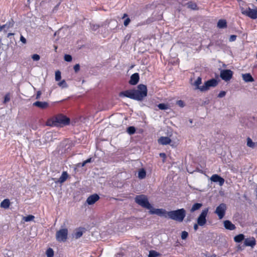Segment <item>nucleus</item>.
Returning a JSON list of instances; mask_svg holds the SVG:
<instances>
[{
  "mask_svg": "<svg viewBox=\"0 0 257 257\" xmlns=\"http://www.w3.org/2000/svg\"><path fill=\"white\" fill-rule=\"evenodd\" d=\"M14 35V33H8V35H7V37H10V36H13Z\"/></svg>",
  "mask_w": 257,
  "mask_h": 257,
  "instance_id": "obj_51",
  "label": "nucleus"
},
{
  "mask_svg": "<svg viewBox=\"0 0 257 257\" xmlns=\"http://www.w3.org/2000/svg\"><path fill=\"white\" fill-rule=\"evenodd\" d=\"M160 156L161 157H165V156H166V155H165V153H161V154H160Z\"/></svg>",
  "mask_w": 257,
  "mask_h": 257,
  "instance_id": "obj_52",
  "label": "nucleus"
},
{
  "mask_svg": "<svg viewBox=\"0 0 257 257\" xmlns=\"http://www.w3.org/2000/svg\"><path fill=\"white\" fill-rule=\"evenodd\" d=\"M135 201L138 205L144 208L149 209L150 211L154 209L150 203L147 196L145 195H137L135 198Z\"/></svg>",
  "mask_w": 257,
  "mask_h": 257,
  "instance_id": "obj_4",
  "label": "nucleus"
},
{
  "mask_svg": "<svg viewBox=\"0 0 257 257\" xmlns=\"http://www.w3.org/2000/svg\"><path fill=\"white\" fill-rule=\"evenodd\" d=\"M127 16V15L126 14H124L122 17V19H124L125 18V17H126Z\"/></svg>",
  "mask_w": 257,
  "mask_h": 257,
  "instance_id": "obj_53",
  "label": "nucleus"
},
{
  "mask_svg": "<svg viewBox=\"0 0 257 257\" xmlns=\"http://www.w3.org/2000/svg\"><path fill=\"white\" fill-rule=\"evenodd\" d=\"M208 212V209L205 208L203 210L201 214L198 216L197 221V223L199 226H202L204 225L206 223V216Z\"/></svg>",
  "mask_w": 257,
  "mask_h": 257,
  "instance_id": "obj_7",
  "label": "nucleus"
},
{
  "mask_svg": "<svg viewBox=\"0 0 257 257\" xmlns=\"http://www.w3.org/2000/svg\"><path fill=\"white\" fill-rule=\"evenodd\" d=\"M61 73L59 71H57L55 73V80L59 81L61 79Z\"/></svg>",
  "mask_w": 257,
  "mask_h": 257,
  "instance_id": "obj_39",
  "label": "nucleus"
},
{
  "mask_svg": "<svg viewBox=\"0 0 257 257\" xmlns=\"http://www.w3.org/2000/svg\"><path fill=\"white\" fill-rule=\"evenodd\" d=\"M192 121H193V120H192V119H189V121H190V123H192Z\"/></svg>",
  "mask_w": 257,
  "mask_h": 257,
  "instance_id": "obj_57",
  "label": "nucleus"
},
{
  "mask_svg": "<svg viewBox=\"0 0 257 257\" xmlns=\"http://www.w3.org/2000/svg\"><path fill=\"white\" fill-rule=\"evenodd\" d=\"M158 107L161 110H165L168 108V105L165 103H160L158 104Z\"/></svg>",
  "mask_w": 257,
  "mask_h": 257,
  "instance_id": "obj_35",
  "label": "nucleus"
},
{
  "mask_svg": "<svg viewBox=\"0 0 257 257\" xmlns=\"http://www.w3.org/2000/svg\"><path fill=\"white\" fill-rule=\"evenodd\" d=\"M226 95V92L224 91H221L218 95V97L219 98L223 97Z\"/></svg>",
  "mask_w": 257,
  "mask_h": 257,
  "instance_id": "obj_44",
  "label": "nucleus"
},
{
  "mask_svg": "<svg viewBox=\"0 0 257 257\" xmlns=\"http://www.w3.org/2000/svg\"><path fill=\"white\" fill-rule=\"evenodd\" d=\"M246 145L248 147H250L251 148H254L255 147V143L254 142H253L252 140L250 138H249V137H248L247 138Z\"/></svg>",
  "mask_w": 257,
  "mask_h": 257,
  "instance_id": "obj_30",
  "label": "nucleus"
},
{
  "mask_svg": "<svg viewBox=\"0 0 257 257\" xmlns=\"http://www.w3.org/2000/svg\"><path fill=\"white\" fill-rule=\"evenodd\" d=\"M171 142V140L167 137H161L158 140V143L163 145H167Z\"/></svg>",
  "mask_w": 257,
  "mask_h": 257,
  "instance_id": "obj_17",
  "label": "nucleus"
},
{
  "mask_svg": "<svg viewBox=\"0 0 257 257\" xmlns=\"http://www.w3.org/2000/svg\"><path fill=\"white\" fill-rule=\"evenodd\" d=\"M202 206V203H196L194 204L190 209L191 212H193L198 209H199Z\"/></svg>",
  "mask_w": 257,
  "mask_h": 257,
  "instance_id": "obj_24",
  "label": "nucleus"
},
{
  "mask_svg": "<svg viewBox=\"0 0 257 257\" xmlns=\"http://www.w3.org/2000/svg\"><path fill=\"white\" fill-rule=\"evenodd\" d=\"M99 27V26L98 25H91V28L93 31H96Z\"/></svg>",
  "mask_w": 257,
  "mask_h": 257,
  "instance_id": "obj_45",
  "label": "nucleus"
},
{
  "mask_svg": "<svg viewBox=\"0 0 257 257\" xmlns=\"http://www.w3.org/2000/svg\"><path fill=\"white\" fill-rule=\"evenodd\" d=\"M14 22L13 20H11V21L7 22L6 24L2 26V27L3 29L7 28V29L12 28L14 26Z\"/></svg>",
  "mask_w": 257,
  "mask_h": 257,
  "instance_id": "obj_27",
  "label": "nucleus"
},
{
  "mask_svg": "<svg viewBox=\"0 0 257 257\" xmlns=\"http://www.w3.org/2000/svg\"><path fill=\"white\" fill-rule=\"evenodd\" d=\"M91 162H92V158H90L87 159L86 160H85V161H84L82 164H78L77 166L78 167H79V166L83 167L87 163H90Z\"/></svg>",
  "mask_w": 257,
  "mask_h": 257,
  "instance_id": "obj_36",
  "label": "nucleus"
},
{
  "mask_svg": "<svg viewBox=\"0 0 257 257\" xmlns=\"http://www.w3.org/2000/svg\"><path fill=\"white\" fill-rule=\"evenodd\" d=\"M188 8L192 9V10H196L197 9V6L195 3H187Z\"/></svg>",
  "mask_w": 257,
  "mask_h": 257,
  "instance_id": "obj_34",
  "label": "nucleus"
},
{
  "mask_svg": "<svg viewBox=\"0 0 257 257\" xmlns=\"http://www.w3.org/2000/svg\"><path fill=\"white\" fill-rule=\"evenodd\" d=\"M46 255L47 257H53L54 251L51 248H49L46 251Z\"/></svg>",
  "mask_w": 257,
  "mask_h": 257,
  "instance_id": "obj_33",
  "label": "nucleus"
},
{
  "mask_svg": "<svg viewBox=\"0 0 257 257\" xmlns=\"http://www.w3.org/2000/svg\"><path fill=\"white\" fill-rule=\"evenodd\" d=\"M211 180L214 182H218L220 186H222L224 182V180L217 174L213 175L211 177Z\"/></svg>",
  "mask_w": 257,
  "mask_h": 257,
  "instance_id": "obj_15",
  "label": "nucleus"
},
{
  "mask_svg": "<svg viewBox=\"0 0 257 257\" xmlns=\"http://www.w3.org/2000/svg\"><path fill=\"white\" fill-rule=\"evenodd\" d=\"M161 255V253L159 252L154 250H151L149 251L148 257H159Z\"/></svg>",
  "mask_w": 257,
  "mask_h": 257,
  "instance_id": "obj_28",
  "label": "nucleus"
},
{
  "mask_svg": "<svg viewBox=\"0 0 257 257\" xmlns=\"http://www.w3.org/2000/svg\"><path fill=\"white\" fill-rule=\"evenodd\" d=\"M64 60L67 62H71L72 60V56L69 54H65L64 55Z\"/></svg>",
  "mask_w": 257,
  "mask_h": 257,
  "instance_id": "obj_38",
  "label": "nucleus"
},
{
  "mask_svg": "<svg viewBox=\"0 0 257 257\" xmlns=\"http://www.w3.org/2000/svg\"><path fill=\"white\" fill-rule=\"evenodd\" d=\"M224 226L225 229L233 230L236 228L234 224H233L230 221L226 220L223 222Z\"/></svg>",
  "mask_w": 257,
  "mask_h": 257,
  "instance_id": "obj_16",
  "label": "nucleus"
},
{
  "mask_svg": "<svg viewBox=\"0 0 257 257\" xmlns=\"http://www.w3.org/2000/svg\"><path fill=\"white\" fill-rule=\"evenodd\" d=\"M244 239V235L243 234H239L234 237V240L236 242H240Z\"/></svg>",
  "mask_w": 257,
  "mask_h": 257,
  "instance_id": "obj_26",
  "label": "nucleus"
},
{
  "mask_svg": "<svg viewBox=\"0 0 257 257\" xmlns=\"http://www.w3.org/2000/svg\"><path fill=\"white\" fill-rule=\"evenodd\" d=\"M217 27L220 29H224L227 27V22L225 20H219L217 23Z\"/></svg>",
  "mask_w": 257,
  "mask_h": 257,
  "instance_id": "obj_21",
  "label": "nucleus"
},
{
  "mask_svg": "<svg viewBox=\"0 0 257 257\" xmlns=\"http://www.w3.org/2000/svg\"><path fill=\"white\" fill-rule=\"evenodd\" d=\"M100 197L97 194H93L89 196L86 202L88 205H92L99 199Z\"/></svg>",
  "mask_w": 257,
  "mask_h": 257,
  "instance_id": "obj_11",
  "label": "nucleus"
},
{
  "mask_svg": "<svg viewBox=\"0 0 257 257\" xmlns=\"http://www.w3.org/2000/svg\"><path fill=\"white\" fill-rule=\"evenodd\" d=\"M68 177V174L66 172H63L61 176L59 178L57 181H55L56 183L59 182L60 183H62L64 182L67 179Z\"/></svg>",
  "mask_w": 257,
  "mask_h": 257,
  "instance_id": "obj_20",
  "label": "nucleus"
},
{
  "mask_svg": "<svg viewBox=\"0 0 257 257\" xmlns=\"http://www.w3.org/2000/svg\"><path fill=\"white\" fill-rule=\"evenodd\" d=\"M146 176V171L144 168H141L138 172V178L140 179H143Z\"/></svg>",
  "mask_w": 257,
  "mask_h": 257,
  "instance_id": "obj_22",
  "label": "nucleus"
},
{
  "mask_svg": "<svg viewBox=\"0 0 257 257\" xmlns=\"http://www.w3.org/2000/svg\"><path fill=\"white\" fill-rule=\"evenodd\" d=\"M59 86H62L63 87H66L67 86V84L66 83L65 81L64 80H62V81L58 83Z\"/></svg>",
  "mask_w": 257,
  "mask_h": 257,
  "instance_id": "obj_41",
  "label": "nucleus"
},
{
  "mask_svg": "<svg viewBox=\"0 0 257 257\" xmlns=\"http://www.w3.org/2000/svg\"><path fill=\"white\" fill-rule=\"evenodd\" d=\"M218 82L215 79L212 78L206 81L204 85L201 86L200 91L202 92L207 91L210 87H215L217 85Z\"/></svg>",
  "mask_w": 257,
  "mask_h": 257,
  "instance_id": "obj_6",
  "label": "nucleus"
},
{
  "mask_svg": "<svg viewBox=\"0 0 257 257\" xmlns=\"http://www.w3.org/2000/svg\"><path fill=\"white\" fill-rule=\"evenodd\" d=\"M177 104L181 107H183L184 106V102L181 100L177 101Z\"/></svg>",
  "mask_w": 257,
  "mask_h": 257,
  "instance_id": "obj_48",
  "label": "nucleus"
},
{
  "mask_svg": "<svg viewBox=\"0 0 257 257\" xmlns=\"http://www.w3.org/2000/svg\"><path fill=\"white\" fill-rule=\"evenodd\" d=\"M233 75V72L229 69H223L220 71V76L221 79L225 81H229Z\"/></svg>",
  "mask_w": 257,
  "mask_h": 257,
  "instance_id": "obj_9",
  "label": "nucleus"
},
{
  "mask_svg": "<svg viewBox=\"0 0 257 257\" xmlns=\"http://www.w3.org/2000/svg\"><path fill=\"white\" fill-rule=\"evenodd\" d=\"M244 244L246 246L253 247L255 245V240L253 237L246 238L244 241Z\"/></svg>",
  "mask_w": 257,
  "mask_h": 257,
  "instance_id": "obj_18",
  "label": "nucleus"
},
{
  "mask_svg": "<svg viewBox=\"0 0 257 257\" xmlns=\"http://www.w3.org/2000/svg\"><path fill=\"white\" fill-rule=\"evenodd\" d=\"M74 70L76 73L78 72L80 70V65L79 64H77L74 66Z\"/></svg>",
  "mask_w": 257,
  "mask_h": 257,
  "instance_id": "obj_43",
  "label": "nucleus"
},
{
  "mask_svg": "<svg viewBox=\"0 0 257 257\" xmlns=\"http://www.w3.org/2000/svg\"><path fill=\"white\" fill-rule=\"evenodd\" d=\"M3 29H4L2 27V26H0V31H1Z\"/></svg>",
  "mask_w": 257,
  "mask_h": 257,
  "instance_id": "obj_56",
  "label": "nucleus"
},
{
  "mask_svg": "<svg viewBox=\"0 0 257 257\" xmlns=\"http://www.w3.org/2000/svg\"><path fill=\"white\" fill-rule=\"evenodd\" d=\"M241 13L243 15L247 16L252 19H257V10L251 9L250 8H248L246 10L241 9Z\"/></svg>",
  "mask_w": 257,
  "mask_h": 257,
  "instance_id": "obj_8",
  "label": "nucleus"
},
{
  "mask_svg": "<svg viewBox=\"0 0 257 257\" xmlns=\"http://www.w3.org/2000/svg\"><path fill=\"white\" fill-rule=\"evenodd\" d=\"M188 236V233L186 231H183L181 233V238L183 240L186 239Z\"/></svg>",
  "mask_w": 257,
  "mask_h": 257,
  "instance_id": "obj_37",
  "label": "nucleus"
},
{
  "mask_svg": "<svg viewBox=\"0 0 257 257\" xmlns=\"http://www.w3.org/2000/svg\"><path fill=\"white\" fill-rule=\"evenodd\" d=\"M33 106H36L41 109H46L49 106L48 102L45 101H37L33 104Z\"/></svg>",
  "mask_w": 257,
  "mask_h": 257,
  "instance_id": "obj_13",
  "label": "nucleus"
},
{
  "mask_svg": "<svg viewBox=\"0 0 257 257\" xmlns=\"http://www.w3.org/2000/svg\"><path fill=\"white\" fill-rule=\"evenodd\" d=\"M130 22H131V20H130V18H126V19L124 20V22H123V25H124V26L125 27H127V26L128 25V24H130Z\"/></svg>",
  "mask_w": 257,
  "mask_h": 257,
  "instance_id": "obj_42",
  "label": "nucleus"
},
{
  "mask_svg": "<svg viewBox=\"0 0 257 257\" xmlns=\"http://www.w3.org/2000/svg\"><path fill=\"white\" fill-rule=\"evenodd\" d=\"M10 202L8 199H4L1 203V207L2 208H4L5 209L8 208L10 206Z\"/></svg>",
  "mask_w": 257,
  "mask_h": 257,
  "instance_id": "obj_23",
  "label": "nucleus"
},
{
  "mask_svg": "<svg viewBox=\"0 0 257 257\" xmlns=\"http://www.w3.org/2000/svg\"><path fill=\"white\" fill-rule=\"evenodd\" d=\"M207 257H216V255L214 254L211 255L207 256Z\"/></svg>",
  "mask_w": 257,
  "mask_h": 257,
  "instance_id": "obj_54",
  "label": "nucleus"
},
{
  "mask_svg": "<svg viewBox=\"0 0 257 257\" xmlns=\"http://www.w3.org/2000/svg\"><path fill=\"white\" fill-rule=\"evenodd\" d=\"M34 218V216L32 215H29L27 216L23 217V219L26 222H29L33 220Z\"/></svg>",
  "mask_w": 257,
  "mask_h": 257,
  "instance_id": "obj_31",
  "label": "nucleus"
},
{
  "mask_svg": "<svg viewBox=\"0 0 257 257\" xmlns=\"http://www.w3.org/2000/svg\"><path fill=\"white\" fill-rule=\"evenodd\" d=\"M41 94H42L41 91H38L37 92V94H36V99H39L40 98V96H41Z\"/></svg>",
  "mask_w": 257,
  "mask_h": 257,
  "instance_id": "obj_47",
  "label": "nucleus"
},
{
  "mask_svg": "<svg viewBox=\"0 0 257 257\" xmlns=\"http://www.w3.org/2000/svg\"><path fill=\"white\" fill-rule=\"evenodd\" d=\"M236 37H237V36L236 35H232L230 36L229 40L230 42L234 41H235Z\"/></svg>",
  "mask_w": 257,
  "mask_h": 257,
  "instance_id": "obj_46",
  "label": "nucleus"
},
{
  "mask_svg": "<svg viewBox=\"0 0 257 257\" xmlns=\"http://www.w3.org/2000/svg\"><path fill=\"white\" fill-rule=\"evenodd\" d=\"M226 210V205L224 203H221L217 207L215 213L217 214L219 218L222 219L225 213Z\"/></svg>",
  "mask_w": 257,
  "mask_h": 257,
  "instance_id": "obj_10",
  "label": "nucleus"
},
{
  "mask_svg": "<svg viewBox=\"0 0 257 257\" xmlns=\"http://www.w3.org/2000/svg\"><path fill=\"white\" fill-rule=\"evenodd\" d=\"M242 77L245 82H251L254 81V79L250 73L242 74Z\"/></svg>",
  "mask_w": 257,
  "mask_h": 257,
  "instance_id": "obj_19",
  "label": "nucleus"
},
{
  "mask_svg": "<svg viewBox=\"0 0 257 257\" xmlns=\"http://www.w3.org/2000/svg\"><path fill=\"white\" fill-rule=\"evenodd\" d=\"M198 225H199L198 224V223H197V224H195L194 225L193 227H194V229L195 231H196V230H197L198 229Z\"/></svg>",
  "mask_w": 257,
  "mask_h": 257,
  "instance_id": "obj_50",
  "label": "nucleus"
},
{
  "mask_svg": "<svg viewBox=\"0 0 257 257\" xmlns=\"http://www.w3.org/2000/svg\"><path fill=\"white\" fill-rule=\"evenodd\" d=\"M12 95L11 93H7L5 96H4V100L3 101V103L6 104L8 102H9L11 99Z\"/></svg>",
  "mask_w": 257,
  "mask_h": 257,
  "instance_id": "obj_29",
  "label": "nucleus"
},
{
  "mask_svg": "<svg viewBox=\"0 0 257 257\" xmlns=\"http://www.w3.org/2000/svg\"><path fill=\"white\" fill-rule=\"evenodd\" d=\"M149 213L157 214L159 216L170 219L176 222H182L186 216V211L184 208L170 211H167L165 209L160 208L153 209L149 211Z\"/></svg>",
  "mask_w": 257,
  "mask_h": 257,
  "instance_id": "obj_1",
  "label": "nucleus"
},
{
  "mask_svg": "<svg viewBox=\"0 0 257 257\" xmlns=\"http://www.w3.org/2000/svg\"><path fill=\"white\" fill-rule=\"evenodd\" d=\"M54 48H55V51H56V50L57 49V47L56 46H54Z\"/></svg>",
  "mask_w": 257,
  "mask_h": 257,
  "instance_id": "obj_55",
  "label": "nucleus"
},
{
  "mask_svg": "<svg viewBox=\"0 0 257 257\" xmlns=\"http://www.w3.org/2000/svg\"><path fill=\"white\" fill-rule=\"evenodd\" d=\"M20 41L23 43L26 44L27 42L26 39L22 36H21Z\"/></svg>",
  "mask_w": 257,
  "mask_h": 257,
  "instance_id": "obj_49",
  "label": "nucleus"
},
{
  "mask_svg": "<svg viewBox=\"0 0 257 257\" xmlns=\"http://www.w3.org/2000/svg\"><path fill=\"white\" fill-rule=\"evenodd\" d=\"M70 119L66 116L59 114L48 119L46 125L50 126H63L70 123Z\"/></svg>",
  "mask_w": 257,
  "mask_h": 257,
  "instance_id": "obj_3",
  "label": "nucleus"
},
{
  "mask_svg": "<svg viewBox=\"0 0 257 257\" xmlns=\"http://www.w3.org/2000/svg\"><path fill=\"white\" fill-rule=\"evenodd\" d=\"M257 1V0H256Z\"/></svg>",
  "mask_w": 257,
  "mask_h": 257,
  "instance_id": "obj_59",
  "label": "nucleus"
},
{
  "mask_svg": "<svg viewBox=\"0 0 257 257\" xmlns=\"http://www.w3.org/2000/svg\"><path fill=\"white\" fill-rule=\"evenodd\" d=\"M202 83V78L198 77L196 80L194 82L193 85L196 86L195 89H199L200 90L201 86H199Z\"/></svg>",
  "mask_w": 257,
  "mask_h": 257,
  "instance_id": "obj_25",
  "label": "nucleus"
},
{
  "mask_svg": "<svg viewBox=\"0 0 257 257\" xmlns=\"http://www.w3.org/2000/svg\"><path fill=\"white\" fill-rule=\"evenodd\" d=\"M68 230L67 228L59 230L56 233V239L60 242H65L68 238Z\"/></svg>",
  "mask_w": 257,
  "mask_h": 257,
  "instance_id": "obj_5",
  "label": "nucleus"
},
{
  "mask_svg": "<svg viewBox=\"0 0 257 257\" xmlns=\"http://www.w3.org/2000/svg\"><path fill=\"white\" fill-rule=\"evenodd\" d=\"M32 58L34 61H38L40 59V57L38 54H34L32 56Z\"/></svg>",
  "mask_w": 257,
  "mask_h": 257,
  "instance_id": "obj_40",
  "label": "nucleus"
},
{
  "mask_svg": "<svg viewBox=\"0 0 257 257\" xmlns=\"http://www.w3.org/2000/svg\"><path fill=\"white\" fill-rule=\"evenodd\" d=\"M138 89H130L121 91L119 93L120 97H126L138 101H142L147 95V86L140 84L137 86Z\"/></svg>",
  "mask_w": 257,
  "mask_h": 257,
  "instance_id": "obj_2",
  "label": "nucleus"
},
{
  "mask_svg": "<svg viewBox=\"0 0 257 257\" xmlns=\"http://www.w3.org/2000/svg\"><path fill=\"white\" fill-rule=\"evenodd\" d=\"M127 132L130 135H133L136 132V128L133 126H129L127 128Z\"/></svg>",
  "mask_w": 257,
  "mask_h": 257,
  "instance_id": "obj_32",
  "label": "nucleus"
},
{
  "mask_svg": "<svg viewBox=\"0 0 257 257\" xmlns=\"http://www.w3.org/2000/svg\"><path fill=\"white\" fill-rule=\"evenodd\" d=\"M139 79L140 76L139 73H135L131 76L129 83L133 85H136L138 83Z\"/></svg>",
  "mask_w": 257,
  "mask_h": 257,
  "instance_id": "obj_14",
  "label": "nucleus"
},
{
  "mask_svg": "<svg viewBox=\"0 0 257 257\" xmlns=\"http://www.w3.org/2000/svg\"><path fill=\"white\" fill-rule=\"evenodd\" d=\"M85 231L86 229L84 227L77 228L73 234V237L76 239H78L82 236Z\"/></svg>",
  "mask_w": 257,
  "mask_h": 257,
  "instance_id": "obj_12",
  "label": "nucleus"
},
{
  "mask_svg": "<svg viewBox=\"0 0 257 257\" xmlns=\"http://www.w3.org/2000/svg\"><path fill=\"white\" fill-rule=\"evenodd\" d=\"M256 233H257V229H256Z\"/></svg>",
  "mask_w": 257,
  "mask_h": 257,
  "instance_id": "obj_58",
  "label": "nucleus"
}]
</instances>
